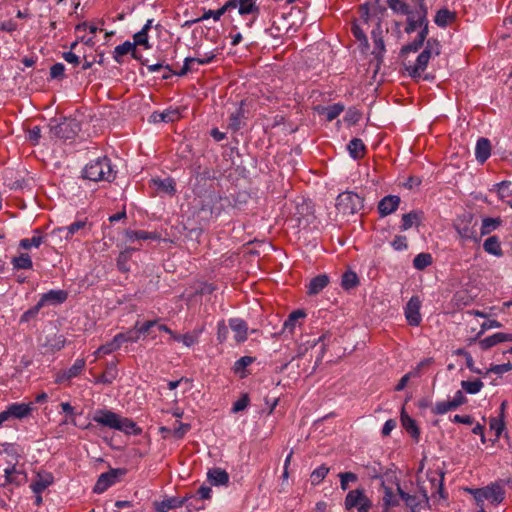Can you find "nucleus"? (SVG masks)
<instances>
[{
  "label": "nucleus",
  "mask_w": 512,
  "mask_h": 512,
  "mask_svg": "<svg viewBox=\"0 0 512 512\" xmlns=\"http://www.w3.org/2000/svg\"><path fill=\"white\" fill-rule=\"evenodd\" d=\"M92 419L104 427L118 430L125 434L140 435L142 433L141 428L133 420L122 417L108 409L96 410Z\"/></svg>",
  "instance_id": "nucleus-1"
},
{
  "label": "nucleus",
  "mask_w": 512,
  "mask_h": 512,
  "mask_svg": "<svg viewBox=\"0 0 512 512\" xmlns=\"http://www.w3.org/2000/svg\"><path fill=\"white\" fill-rule=\"evenodd\" d=\"M115 176L116 172L113 170L111 160L106 156L90 161L83 169V178L94 182H111Z\"/></svg>",
  "instance_id": "nucleus-2"
},
{
  "label": "nucleus",
  "mask_w": 512,
  "mask_h": 512,
  "mask_svg": "<svg viewBox=\"0 0 512 512\" xmlns=\"http://www.w3.org/2000/svg\"><path fill=\"white\" fill-rule=\"evenodd\" d=\"M472 492L479 506V512H485L488 504L497 505L505 498L504 487L499 483H492L488 486L475 489Z\"/></svg>",
  "instance_id": "nucleus-3"
},
{
  "label": "nucleus",
  "mask_w": 512,
  "mask_h": 512,
  "mask_svg": "<svg viewBox=\"0 0 512 512\" xmlns=\"http://www.w3.org/2000/svg\"><path fill=\"white\" fill-rule=\"evenodd\" d=\"M49 137L51 139L71 140L80 131V124L75 119L64 118L61 121L52 119L49 124Z\"/></svg>",
  "instance_id": "nucleus-4"
},
{
  "label": "nucleus",
  "mask_w": 512,
  "mask_h": 512,
  "mask_svg": "<svg viewBox=\"0 0 512 512\" xmlns=\"http://www.w3.org/2000/svg\"><path fill=\"white\" fill-rule=\"evenodd\" d=\"M413 3L414 11L407 15V25L405 27V32L407 34H410L417 30L418 28L420 31H423L426 29L428 30V9L425 4V0H411Z\"/></svg>",
  "instance_id": "nucleus-5"
},
{
  "label": "nucleus",
  "mask_w": 512,
  "mask_h": 512,
  "mask_svg": "<svg viewBox=\"0 0 512 512\" xmlns=\"http://www.w3.org/2000/svg\"><path fill=\"white\" fill-rule=\"evenodd\" d=\"M364 207V199L358 194L346 191L338 195L336 208L342 215H353Z\"/></svg>",
  "instance_id": "nucleus-6"
},
{
  "label": "nucleus",
  "mask_w": 512,
  "mask_h": 512,
  "mask_svg": "<svg viewBox=\"0 0 512 512\" xmlns=\"http://www.w3.org/2000/svg\"><path fill=\"white\" fill-rule=\"evenodd\" d=\"M344 504L347 510L357 509L358 512H368L372 508V501L366 495L364 488L349 491Z\"/></svg>",
  "instance_id": "nucleus-7"
},
{
  "label": "nucleus",
  "mask_w": 512,
  "mask_h": 512,
  "mask_svg": "<svg viewBox=\"0 0 512 512\" xmlns=\"http://www.w3.org/2000/svg\"><path fill=\"white\" fill-rule=\"evenodd\" d=\"M476 223H473V215L464 213L458 216L454 222V228L459 236L464 240L477 241Z\"/></svg>",
  "instance_id": "nucleus-8"
},
{
  "label": "nucleus",
  "mask_w": 512,
  "mask_h": 512,
  "mask_svg": "<svg viewBox=\"0 0 512 512\" xmlns=\"http://www.w3.org/2000/svg\"><path fill=\"white\" fill-rule=\"evenodd\" d=\"M382 496L380 499V507L387 511L390 508H394L399 505V502L402 500V489L399 484H397L396 489H392L387 487L384 482L382 483Z\"/></svg>",
  "instance_id": "nucleus-9"
},
{
  "label": "nucleus",
  "mask_w": 512,
  "mask_h": 512,
  "mask_svg": "<svg viewBox=\"0 0 512 512\" xmlns=\"http://www.w3.org/2000/svg\"><path fill=\"white\" fill-rule=\"evenodd\" d=\"M421 300L418 296H412L404 308V315L410 326H419L422 322L420 313Z\"/></svg>",
  "instance_id": "nucleus-10"
},
{
  "label": "nucleus",
  "mask_w": 512,
  "mask_h": 512,
  "mask_svg": "<svg viewBox=\"0 0 512 512\" xmlns=\"http://www.w3.org/2000/svg\"><path fill=\"white\" fill-rule=\"evenodd\" d=\"M371 37L373 39V43L375 46L374 51L372 54L374 55L376 59V68L378 69L380 65L383 63V57L384 53L386 51L385 49V43L383 39V30L381 26V19L378 20L375 28L371 32Z\"/></svg>",
  "instance_id": "nucleus-11"
},
{
  "label": "nucleus",
  "mask_w": 512,
  "mask_h": 512,
  "mask_svg": "<svg viewBox=\"0 0 512 512\" xmlns=\"http://www.w3.org/2000/svg\"><path fill=\"white\" fill-rule=\"evenodd\" d=\"M125 473V469H111L106 473H102L94 486V491L96 493H103L118 481L119 476H122Z\"/></svg>",
  "instance_id": "nucleus-12"
},
{
  "label": "nucleus",
  "mask_w": 512,
  "mask_h": 512,
  "mask_svg": "<svg viewBox=\"0 0 512 512\" xmlns=\"http://www.w3.org/2000/svg\"><path fill=\"white\" fill-rule=\"evenodd\" d=\"M430 58L431 56L428 55V52L422 51L414 63L407 64L404 62L405 70L408 72V75L415 79L420 78L427 68Z\"/></svg>",
  "instance_id": "nucleus-13"
},
{
  "label": "nucleus",
  "mask_w": 512,
  "mask_h": 512,
  "mask_svg": "<svg viewBox=\"0 0 512 512\" xmlns=\"http://www.w3.org/2000/svg\"><path fill=\"white\" fill-rule=\"evenodd\" d=\"M246 105L245 100H241L239 106L236 107L235 111L231 112L228 122V129L232 132H237L244 126V120L247 119L244 106Z\"/></svg>",
  "instance_id": "nucleus-14"
},
{
  "label": "nucleus",
  "mask_w": 512,
  "mask_h": 512,
  "mask_svg": "<svg viewBox=\"0 0 512 512\" xmlns=\"http://www.w3.org/2000/svg\"><path fill=\"white\" fill-rule=\"evenodd\" d=\"M407 508L411 509V512H415L417 508H423V504H428V496L426 489L420 494H409L402 490V500Z\"/></svg>",
  "instance_id": "nucleus-15"
},
{
  "label": "nucleus",
  "mask_w": 512,
  "mask_h": 512,
  "mask_svg": "<svg viewBox=\"0 0 512 512\" xmlns=\"http://www.w3.org/2000/svg\"><path fill=\"white\" fill-rule=\"evenodd\" d=\"M26 480V474L20 470H17L14 466L4 469L3 477H0V485L5 486L7 484L20 485Z\"/></svg>",
  "instance_id": "nucleus-16"
},
{
  "label": "nucleus",
  "mask_w": 512,
  "mask_h": 512,
  "mask_svg": "<svg viewBox=\"0 0 512 512\" xmlns=\"http://www.w3.org/2000/svg\"><path fill=\"white\" fill-rule=\"evenodd\" d=\"M53 480L54 477L50 472H38L30 487L35 494H40L53 483Z\"/></svg>",
  "instance_id": "nucleus-17"
},
{
  "label": "nucleus",
  "mask_w": 512,
  "mask_h": 512,
  "mask_svg": "<svg viewBox=\"0 0 512 512\" xmlns=\"http://www.w3.org/2000/svg\"><path fill=\"white\" fill-rule=\"evenodd\" d=\"M223 198L217 193H210L206 199L205 203L202 205L201 210L206 211L209 210L210 216H218L223 210L222 205Z\"/></svg>",
  "instance_id": "nucleus-18"
},
{
  "label": "nucleus",
  "mask_w": 512,
  "mask_h": 512,
  "mask_svg": "<svg viewBox=\"0 0 512 512\" xmlns=\"http://www.w3.org/2000/svg\"><path fill=\"white\" fill-rule=\"evenodd\" d=\"M229 327L235 333L234 338L237 343H242L247 340L248 326L244 320L239 318H231L229 320Z\"/></svg>",
  "instance_id": "nucleus-19"
},
{
  "label": "nucleus",
  "mask_w": 512,
  "mask_h": 512,
  "mask_svg": "<svg viewBox=\"0 0 512 512\" xmlns=\"http://www.w3.org/2000/svg\"><path fill=\"white\" fill-rule=\"evenodd\" d=\"M427 478L430 484V491L432 496L439 494L441 497L443 496V481H444V472L442 471H429L427 473Z\"/></svg>",
  "instance_id": "nucleus-20"
},
{
  "label": "nucleus",
  "mask_w": 512,
  "mask_h": 512,
  "mask_svg": "<svg viewBox=\"0 0 512 512\" xmlns=\"http://www.w3.org/2000/svg\"><path fill=\"white\" fill-rule=\"evenodd\" d=\"M400 197L396 195L385 196L378 204V211L381 216H387L398 208Z\"/></svg>",
  "instance_id": "nucleus-21"
},
{
  "label": "nucleus",
  "mask_w": 512,
  "mask_h": 512,
  "mask_svg": "<svg viewBox=\"0 0 512 512\" xmlns=\"http://www.w3.org/2000/svg\"><path fill=\"white\" fill-rule=\"evenodd\" d=\"M67 297L68 293L64 290H50L41 296L39 303L42 307L47 304H61L66 301Z\"/></svg>",
  "instance_id": "nucleus-22"
},
{
  "label": "nucleus",
  "mask_w": 512,
  "mask_h": 512,
  "mask_svg": "<svg viewBox=\"0 0 512 512\" xmlns=\"http://www.w3.org/2000/svg\"><path fill=\"white\" fill-rule=\"evenodd\" d=\"M207 478L209 483L214 486L227 485L229 482V474L220 467L209 469Z\"/></svg>",
  "instance_id": "nucleus-23"
},
{
  "label": "nucleus",
  "mask_w": 512,
  "mask_h": 512,
  "mask_svg": "<svg viewBox=\"0 0 512 512\" xmlns=\"http://www.w3.org/2000/svg\"><path fill=\"white\" fill-rule=\"evenodd\" d=\"M32 403H13L7 407L10 418L23 419L30 415Z\"/></svg>",
  "instance_id": "nucleus-24"
},
{
  "label": "nucleus",
  "mask_w": 512,
  "mask_h": 512,
  "mask_svg": "<svg viewBox=\"0 0 512 512\" xmlns=\"http://www.w3.org/2000/svg\"><path fill=\"white\" fill-rule=\"evenodd\" d=\"M400 420L404 429L411 435L412 438L418 441L420 437V429L416 421L406 413L404 408H402Z\"/></svg>",
  "instance_id": "nucleus-25"
},
{
  "label": "nucleus",
  "mask_w": 512,
  "mask_h": 512,
  "mask_svg": "<svg viewBox=\"0 0 512 512\" xmlns=\"http://www.w3.org/2000/svg\"><path fill=\"white\" fill-rule=\"evenodd\" d=\"M329 284V277L326 274H320L312 278L307 285V294L317 295Z\"/></svg>",
  "instance_id": "nucleus-26"
},
{
  "label": "nucleus",
  "mask_w": 512,
  "mask_h": 512,
  "mask_svg": "<svg viewBox=\"0 0 512 512\" xmlns=\"http://www.w3.org/2000/svg\"><path fill=\"white\" fill-rule=\"evenodd\" d=\"M427 36H428V31H426V29H424L423 31H420L414 41H412L411 43H409L407 45H404L401 48L400 56L404 58L411 52H417L423 46L424 41L426 40Z\"/></svg>",
  "instance_id": "nucleus-27"
},
{
  "label": "nucleus",
  "mask_w": 512,
  "mask_h": 512,
  "mask_svg": "<svg viewBox=\"0 0 512 512\" xmlns=\"http://www.w3.org/2000/svg\"><path fill=\"white\" fill-rule=\"evenodd\" d=\"M512 341V334L498 332L479 341V345L483 350H487L498 343Z\"/></svg>",
  "instance_id": "nucleus-28"
},
{
  "label": "nucleus",
  "mask_w": 512,
  "mask_h": 512,
  "mask_svg": "<svg viewBox=\"0 0 512 512\" xmlns=\"http://www.w3.org/2000/svg\"><path fill=\"white\" fill-rule=\"evenodd\" d=\"M210 494H211V488L208 487V486H201L198 491H197V495L198 496H191L189 498H186V501L188 502L186 507L190 510V508H194L196 510H201V509H204V507L202 505H197L196 503L204 500V499H208L210 498Z\"/></svg>",
  "instance_id": "nucleus-29"
},
{
  "label": "nucleus",
  "mask_w": 512,
  "mask_h": 512,
  "mask_svg": "<svg viewBox=\"0 0 512 512\" xmlns=\"http://www.w3.org/2000/svg\"><path fill=\"white\" fill-rule=\"evenodd\" d=\"M152 185L156 188L157 191L168 194V195H174L176 193V183L174 179L167 177L165 179H152L151 180Z\"/></svg>",
  "instance_id": "nucleus-30"
},
{
  "label": "nucleus",
  "mask_w": 512,
  "mask_h": 512,
  "mask_svg": "<svg viewBox=\"0 0 512 512\" xmlns=\"http://www.w3.org/2000/svg\"><path fill=\"white\" fill-rule=\"evenodd\" d=\"M423 219L422 211H411L402 215V222L400 226L401 231H406L413 225L419 226Z\"/></svg>",
  "instance_id": "nucleus-31"
},
{
  "label": "nucleus",
  "mask_w": 512,
  "mask_h": 512,
  "mask_svg": "<svg viewBox=\"0 0 512 512\" xmlns=\"http://www.w3.org/2000/svg\"><path fill=\"white\" fill-rule=\"evenodd\" d=\"M491 154V144L487 138H479L476 144L475 155L480 163H484Z\"/></svg>",
  "instance_id": "nucleus-32"
},
{
  "label": "nucleus",
  "mask_w": 512,
  "mask_h": 512,
  "mask_svg": "<svg viewBox=\"0 0 512 512\" xmlns=\"http://www.w3.org/2000/svg\"><path fill=\"white\" fill-rule=\"evenodd\" d=\"M483 249L486 253L494 255L496 257L503 256V250L501 248V242L495 235L488 237L483 243Z\"/></svg>",
  "instance_id": "nucleus-33"
},
{
  "label": "nucleus",
  "mask_w": 512,
  "mask_h": 512,
  "mask_svg": "<svg viewBox=\"0 0 512 512\" xmlns=\"http://www.w3.org/2000/svg\"><path fill=\"white\" fill-rule=\"evenodd\" d=\"M457 18V15L455 12L450 11L447 8H442L437 11L434 22L439 27H446L447 25L453 23Z\"/></svg>",
  "instance_id": "nucleus-34"
},
{
  "label": "nucleus",
  "mask_w": 512,
  "mask_h": 512,
  "mask_svg": "<svg viewBox=\"0 0 512 512\" xmlns=\"http://www.w3.org/2000/svg\"><path fill=\"white\" fill-rule=\"evenodd\" d=\"M184 502H187L186 499L172 497L161 502H155L154 505L156 512H168L169 510L181 507Z\"/></svg>",
  "instance_id": "nucleus-35"
},
{
  "label": "nucleus",
  "mask_w": 512,
  "mask_h": 512,
  "mask_svg": "<svg viewBox=\"0 0 512 512\" xmlns=\"http://www.w3.org/2000/svg\"><path fill=\"white\" fill-rule=\"evenodd\" d=\"M388 7L395 13L399 15H408L414 11L413 3H406L403 0H387Z\"/></svg>",
  "instance_id": "nucleus-36"
},
{
  "label": "nucleus",
  "mask_w": 512,
  "mask_h": 512,
  "mask_svg": "<svg viewBox=\"0 0 512 512\" xmlns=\"http://www.w3.org/2000/svg\"><path fill=\"white\" fill-rule=\"evenodd\" d=\"M347 148L350 156L355 160L361 159L365 155L366 147L363 141L359 138H353L349 142Z\"/></svg>",
  "instance_id": "nucleus-37"
},
{
  "label": "nucleus",
  "mask_w": 512,
  "mask_h": 512,
  "mask_svg": "<svg viewBox=\"0 0 512 512\" xmlns=\"http://www.w3.org/2000/svg\"><path fill=\"white\" fill-rule=\"evenodd\" d=\"M180 114L177 110H165L163 112H154L151 116H150V121L151 122H154V123H159V122H174L175 120H177L179 118Z\"/></svg>",
  "instance_id": "nucleus-38"
},
{
  "label": "nucleus",
  "mask_w": 512,
  "mask_h": 512,
  "mask_svg": "<svg viewBox=\"0 0 512 512\" xmlns=\"http://www.w3.org/2000/svg\"><path fill=\"white\" fill-rule=\"evenodd\" d=\"M238 12L240 15L258 14L259 7L256 0H238Z\"/></svg>",
  "instance_id": "nucleus-39"
},
{
  "label": "nucleus",
  "mask_w": 512,
  "mask_h": 512,
  "mask_svg": "<svg viewBox=\"0 0 512 512\" xmlns=\"http://www.w3.org/2000/svg\"><path fill=\"white\" fill-rule=\"evenodd\" d=\"M134 47L135 44H132V42L130 41H125L123 44L116 46L113 54L114 60L117 63L121 64V57L128 53L134 52Z\"/></svg>",
  "instance_id": "nucleus-40"
},
{
  "label": "nucleus",
  "mask_w": 512,
  "mask_h": 512,
  "mask_svg": "<svg viewBox=\"0 0 512 512\" xmlns=\"http://www.w3.org/2000/svg\"><path fill=\"white\" fill-rule=\"evenodd\" d=\"M358 284H359V278L355 272L346 271L342 275L341 286L343 289L351 290V289L355 288L356 286H358Z\"/></svg>",
  "instance_id": "nucleus-41"
},
{
  "label": "nucleus",
  "mask_w": 512,
  "mask_h": 512,
  "mask_svg": "<svg viewBox=\"0 0 512 512\" xmlns=\"http://www.w3.org/2000/svg\"><path fill=\"white\" fill-rule=\"evenodd\" d=\"M500 218H484L482 220L481 235H488L492 231L496 230L501 225Z\"/></svg>",
  "instance_id": "nucleus-42"
},
{
  "label": "nucleus",
  "mask_w": 512,
  "mask_h": 512,
  "mask_svg": "<svg viewBox=\"0 0 512 512\" xmlns=\"http://www.w3.org/2000/svg\"><path fill=\"white\" fill-rule=\"evenodd\" d=\"M37 235H34L32 238H24L20 241L19 245L23 249H30L31 247L38 248L44 242V236L40 235L39 230H35Z\"/></svg>",
  "instance_id": "nucleus-43"
},
{
  "label": "nucleus",
  "mask_w": 512,
  "mask_h": 512,
  "mask_svg": "<svg viewBox=\"0 0 512 512\" xmlns=\"http://www.w3.org/2000/svg\"><path fill=\"white\" fill-rule=\"evenodd\" d=\"M305 316L306 313L300 309L291 312L283 324L284 329L292 332L296 326L297 320L304 318Z\"/></svg>",
  "instance_id": "nucleus-44"
},
{
  "label": "nucleus",
  "mask_w": 512,
  "mask_h": 512,
  "mask_svg": "<svg viewBox=\"0 0 512 512\" xmlns=\"http://www.w3.org/2000/svg\"><path fill=\"white\" fill-rule=\"evenodd\" d=\"M224 14L225 13H224L222 7L217 10H207L204 12V14L200 18H197V19H194L191 21H186L185 26H190L193 23L207 20L209 18H213L215 21H218L221 18V16Z\"/></svg>",
  "instance_id": "nucleus-45"
},
{
  "label": "nucleus",
  "mask_w": 512,
  "mask_h": 512,
  "mask_svg": "<svg viewBox=\"0 0 512 512\" xmlns=\"http://www.w3.org/2000/svg\"><path fill=\"white\" fill-rule=\"evenodd\" d=\"M14 269H31L33 266L32 260L27 253H22L18 257L12 259Z\"/></svg>",
  "instance_id": "nucleus-46"
},
{
  "label": "nucleus",
  "mask_w": 512,
  "mask_h": 512,
  "mask_svg": "<svg viewBox=\"0 0 512 512\" xmlns=\"http://www.w3.org/2000/svg\"><path fill=\"white\" fill-rule=\"evenodd\" d=\"M462 389L468 394H477L484 387L483 382L480 379H475L474 381H461Z\"/></svg>",
  "instance_id": "nucleus-47"
},
{
  "label": "nucleus",
  "mask_w": 512,
  "mask_h": 512,
  "mask_svg": "<svg viewBox=\"0 0 512 512\" xmlns=\"http://www.w3.org/2000/svg\"><path fill=\"white\" fill-rule=\"evenodd\" d=\"M126 237L130 241L135 240H148V239H156L157 235L152 232H147L143 230L134 231V230H128L126 231Z\"/></svg>",
  "instance_id": "nucleus-48"
},
{
  "label": "nucleus",
  "mask_w": 512,
  "mask_h": 512,
  "mask_svg": "<svg viewBox=\"0 0 512 512\" xmlns=\"http://www.w3.org/2000/svg\"><path fill=\"white\" fill-rule=\"evenodd\" d=\"M116 374V366L111 363L106 371L97 377L96 383L110 384L116 378Z\"/></svg>",
  "instance_id": "nucleus-49"
},
{
  "label": "nucleus",
  "mask_w": 512,
  "mask_h": 512,
  "mask_svg": "<svg viewBox=\"0 0 512 512\" xmlns=\"http://www.w3.org/2000/svg\"><path fill=\"white\" fill-rule=\"evenodd\" d=\"M120 344L118 340L116 339V336L113 337V339L103 345H101L96 351L95 355L98 356L100 354H110L120 348Z\"/></svg>",
  "instance_id": "nucleus-50"
},
{
  "label": "nucleus",
  "mask_w": 512,
  "mask_h": 512,
  "mask_svg": "<svg viewBox=\"0 0 512 512\" xmlns=\"http://www.w3.org/2000/svg\"><path fill=\"white\" fill-rule=\"evenodd\" d=\"M87 221L86 220H80L72 223L68 227L65 228H59V232H66L65 238L69 239L71 238L76 232L79 230H82L86 227Z\"/></svg>",
  "instance_id": "nucleus-51"
},
{
  "label": "nucleus",
  "mask_w": 512,
  "mask_h": 512,
  "mask_svg": "<svg viewBox=\"0 0 512 512\" xmlns=\"http://www.w3.org/2000/svg\"><path fill=\"white\" fill-rule=\"evenodd\" d=\"M432 263V256L429 253H419L413 259V265L418 270H423Z\"/></svg>",
  "instance_id": "nucleus-52"
},
{
  "label": "nucleus",
  "mask_w": 512,
  "mask_h": 512,
  "mask_svg": "<svg viewBox=\"0 0 512 512\" xmlns=\"http://www.w3.org/2000/svg\"><path fill=\"white\" fill-rule=\"evenodd\" d=\"M329 472V468L325 465H321L316 468L310 475V480L313 485H318L320 482L324 480Z\"/></svg>",
  "instance_id": "nucleus-53"
},
{
  "label": "nucleus",
  "mask_w": 512,
  "mask_h": 512,
  "mask_svg": "<svg viewBox=\"0 0 512 512\" xmlns=\"http://www.w3.org/2000/svg\"><path fill=\"white\" fill-rule=\"evenodd\" d=\"M254 358L251 356H243L240 359H238L233 366V370L235 373H242L241 377H244L245 374L243 373L245 368L252 364L254 362Z\"/></svg>",
  "instance_id": "nucleus-54"
},
{
  "label": "nucleus",
  "mask_w": 512,
  "mask_h": 512,
  "mask_svg": "<svg viewBox=\"0 0 512 512\" xmlns=\"http://www.w3.org/2000/svg\"><path fill=\"white\" fill-rule=\"evenodd\" d=\"M423 51L428 52L431 57L433 55L438 56L441 53V44L437 39L429 38Z\"/></svg>",
  "instance_id": "nucleus-55"
},
{
  "label": "nucleus",
  "mask_w": 512,
  "mask_h": 512,
  "mask_svg": "<svg viewBox=\"0 0 512 512\" xmlns=\"http://www.w3.org/2000/svg\"><path fill=\"white\" fill-rule=\"evenodd\" d=\"M351 32L353 36L362 43V45L366 48L369 46L368 38L364 32V30L360 27V25L354 22L351 26Z\"/></svg>",
  "instance_id": "nucleus-56"
},
{
  "label": "nucleus",
  "mask_w": 512,
  "mask_h": 512,
  "mask_svg": "<svg viewBox=\"0 0 512 512\" xmlns=\"http://www.w3.org/2000/svg\"><path fill=\"white\" fill-rule=\"evenodd\" d=\"M455 410L451 400L448 401H439L432 408V413L434 415H443L448 411Z\"/></svg>",
  "instance_id": "nucleus-57"
},
{
  "label": "nucleus",
  "mask_w": 512,
  "mask_h": 512,
  "mask_svg": "<svg viewBox=\"0 0 512 512\" xmlns=\"http://www.w3.org/2000/svg\"><path fill=\"white\" fill-rule=\"evenodd\" d=\"M203 332V328L199 330H194L193 332L185 333L181 336V342L187 346L191 347L195 343L198 342L199 335Z\"/></svg>",
  "instance_id": "nucleus-58"
},
{
  "label": "nucleus",
  "mask_w": 512,
  "mask_h": 512,
  "mask_svg": "<svg viewBox=\"0 0 512 512\" xmlns=\"http://www.w3.org/2000/svg\"><path fill=\"white\" fill-rule=\"evenodd\" d=\"M510 181H502L500 183H497L495 187L497 188V192L499 195V198L505 202L508 198L512 197V193L510 191Z\"/></svg>",
  "instance_id": "nucleus-59"
},
{
  "label": "nucleus",
  "mask_w": 512,
  "mask_h": 512,
  "mask_svg": "<svg viewBox=\"0 0 512 512\" xmlns=\"http://www.w3.org/2000/svg\"><path fill=\"white\" fill-rule=\"evenodd\" d=\"M338 476L340 478V487L344 491L348 489L349 482L355 483L358 481V476L353 472H343Z\"/></svg>",
  "instance_id": "nucleus-60"
},
{
  "label": "nucleus",
  "mask_w": 512,
  "mask_h": 512,
  "mask_svg": "<svg viewBox=\"0 0 512 512\" xmlns=\"http://www.w3.org/2000/svg\"><path fill=\"white\" fill-rule=\"evenodd\" d=\"M489 426L491 430L495 431L497 440L505 429V422L502 418L493 417L490 419Z\"/></svg>",
  "instance_id": "nucleus-61"
},
{
  "label": "nucleus",
  "mask_w": 512,
  "mask_h": 512,
  "mask_svg": "<svg viewBox=\"0 0 512 512\" xmlns=\"http://www.w3.org/2000/svg\"><path fill=\"white\" fill-rule=\"evenodd\" d=\"M288 27H281L276 21L266 29V33L273 38H280L288 32Z\"/></svg>",
  "instance_id": "nucleus-62"
},
{
  "label": "nucleus",
  "mask_w": 512,
  "mask_h": 512,
  "mask_svg": "<svg viewBox=\"0 0 512 512\" xmlns=\"http://www.w3.org/2000/svg\"><path fill=\"white\" fill-rule=\"evenodd\" d=\"M85 364L86 363L83 358L77 359L70 368L66 369L68 377H77L84 370Z\"/></svg>",
  "instance_id": "nucleus-63"
},
{
  "label": "nucleus",
  "mask_w": 512,
  "mask_h": 512,
  "mask_svg": "<svg viewBox=\"0 0 512 512\" xmlns=\"http://www.w3.org/2000/svg\"><path fill=\"white\" fill-rule=\"evenodd\" d=\"M344 110V106L340 103L333 104L326 108V119L332 121L336 119Z\"/></svg>",
  "instance_id": "nucleus-64"
}]
</instances>
